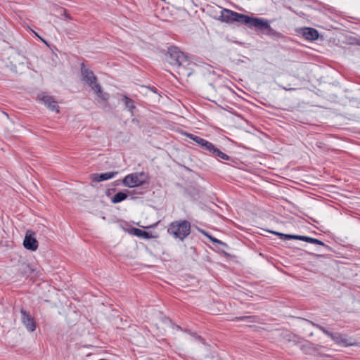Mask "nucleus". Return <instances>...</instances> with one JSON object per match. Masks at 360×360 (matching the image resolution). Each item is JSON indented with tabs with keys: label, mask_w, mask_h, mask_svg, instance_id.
I'll list each match as a JSON object with an SVG mask.
<instances>
[{
	"label": "nucleus",
	"mask_w": 360,
	"mask_h": 360,
	"mask_svg": "<svg viewBox=\"0 0 360 360\" xmlns=\"http://www.w3.org/2000/svg\"><path fill=\"white\" fill-rule=\"evenodd\" d=\"M308 322L311 325L313 326L314 327H316V328L319 329L320 330H321L324 334H326L327 336L328 337H331L332 336V334L333 333L330 332L329 330H328L326 328L323 327L322 326L319 325V324H317L311 321H308Z\"/></svg>",
	"instance_id": "23"
},
{
	"label": "nucleus",
	"mask_w": 360,
	"mask_h": 360,
	"mask_svg": "<svg viewBox=\"0 0 360 360\" xmlns=\"http://www.w3.org/2000/svg\"><path fill=\"white\" fill-rule=\"evenodd\" d=\"M81 74L82 81L85 82L91 88L98 84L97 82V77L93 71L86 68L83 63L81 64Z\"/></svg>",
	"instance_id": "5"
},
{
	"label": "nucleus",
	"mask_w": 360,
	"mask_h": 360,
	"mask_svg": "<svg viewBox=\"0 0 360 360\" xmlns=\"http://www.w3.org/2000/svg\"><path fill=\"white\" fill-rule=\"evenodd\" d=\"M208 153L210 155H213L215 158H221L224 160H229L231 158L228 155H226V153L221 151L219 149L216 148L214 145H212V147H211Z\"/></svg>",
	"instance_id": "15"
},
{
	"label": "nucleus",
	"mask_w": 360,
	"mask_h": 360,
	"mask_svg": "<svg viewBox=\"0 0 360 360\" xmlns=\"http://www.w3.org/2000/svg\"><path fill=\"white\" fill-rule=\"evenodd\" d=\"M303 36L308 40H316L319 37V32L311 27H306L303 31Z\"/></svg>",
	"instance_id": "13"
},
{
	"label": "nucleus",
	"mask_w": 360,
	"mask_h": 360,
	"mask_svg": "<svg viewBox=\"0 0 360 360\" xmlns=\"http://www.w3.org/2000/svg\"><path fill=\"white\" fill-rule=\"evenodd\" d=\"M264 25L257 27V28L261 30L264 33L273 39H278L284 37L283 34L274 30L269 25L268 20L262 18Z\"/></svg>",
	"instance_id": "7"
},
{
	"label": "nucleus",
	"mask_w": 360,
	"mask_h": 360,
	"mask_svg": "<svg viewBox=\"0 0 360 360\" xmlns=\"http://www.w3.org/2000/svg\"><path fill=\"white\" fill-rule=\"evenodd\" d=\"M132 232L135 236L142 238L149 239V238H152V235L150 233L145 231L139 229H137V228H134L132 229Z\"/></svg>",
	"instance_id": "18"
},
{
	"label": "nucleus",
	"mask_w": 360,
	"mask_h": 360,
	"mask_svg": "<svg viewBox=\"0 0 360 360\" xmlns=\"http://www.w3.org/2000/svg\"><path fill=\"white\" fill-rule=\"evenodd\" d=\"M280 87H281L283 89L285 90V91H295L297 89L296 88H292V87H290V85L288 86H282V85H279Z\"/></svg>",
	"instance_id": "25"
},
{
	"label": "nucleus",
	"mask_w": 360,
	"mask_h": 360,
	"mask_svg": "<svg viewBox=\"0 0 360 360\" xmlns=\"http://www.w3.org/2000/svg\"><path fill=\"white\" fill-rule=\"evenodd\" d=\"M300 240L305 241V242H307V243H313V244L321 245V246L324 247L327 250H331V248L328 245L325 244L321 240H320L319 239H316V238H314L309 237V236H300Z\"/></svg>",
	"instance_id": "14"
},
{
	"label": "nucleus",
	"mask_w": 360,
	"mask_h": 360,
	"mask_svg": "<svg viewBox=\"0 0 360 360\" xmlns=\"http://www.w3.org/2000/svg\"><path fill=\"white\" fill-rule=\"evenodd\" d=\"M330 338L338 345H348L347 339L339 333H333Z\"/></svg>",
	"instance_id": "19"
},
{
	"label": "nucleus",
	"mask_w": 360,
	"mask_h": 360,
	"mask_svg": "<svg viewBox=\"0 0 360 360\" xmlns=\"http://www.w3.org/2000/svg\"><path fill=\"white\" fill-rule=\"evenodd\" d=\"M231 13L236 14V12L229 9L224 8L221 11V14L217 20L227 23L233 22H234L233 18L235 16L232 15Z\"/></svg>",
	"instance_id": "12"
},
{
	"label": "nucleus",
	"mask_w": 360,
	"mask_h": 360,
	"mask_svg": "<svg viewBox=\"0 0 360 360\" xmlns=\"http://www.w3.org/2000/svg\"><path fill=\"white\" fill-rule=\"evenodd\" d=\"M255 319V316H237L233 319V321H249L250 322H253Z\"/></svg>",
	"instance_id": "24"
},
{
	"label": "nucleus",
	"mask_w": 360,
	"mask_h": 360,
	"mask_svg": "<svg viewBox=\"0 0 360 360\" xmlns=\"http://www.w3.org/2000/svg\"><path fill=\"white\" fill-rule=\"evenodd\" d=\"M94 93L97 95L98 98H100L102 101H107L109 98V94L104 92L102 89L101 86L99 84L94 85V87L91 88Z\"/></svg>",
	"instance_id": "16"
},
{
	"label": "nucleus",
	"mask_w": 360,
	"mask_h": 360,
	"mask_svg": "<svg viewBox=\"0 0 360 360\" xmlns=\"http://www.w3.org/2000/svg\"><path fill=\"white\" fill-rule=\"evenodd\" d=\"M270 233H273L274 235L278 236L282 240H299L300 239V236L299 235H292V234H285L280 232L274 231H269Z\"/></svg>",
	"instance_id": "17"
},
{
	"label": "nucleus",
	"mask_w": 360,
	"mask_h": 360,
	"mask_svg": "<svg viewBox=\"0 0 360 360\" xmlns=\"http://www.w3.org/2000/svg\"><path fill=\"white\" fill-rule=\"evenodd\" d=\"M308 322L311 325L313 326L314 327H316V328L319 329L320 330H321L324 334H326L327 336L328 337H331L332 336V334L333 333L330 332L329 330H328L326 328L323 327L322 326L319 325V324H317L311 321H308Z\"/></svg>",
	"instance_id": "22"
},
{
	"label": "nucleus",
	"mask_w": 360,
	"mask_h": 360,
	"mask_svg": "<svg viewBox=\"0 0 360 360\" xmlns=\"http://www.w3.org/2000/svg\"><path fill=\"white\" fill-rule=\"evenodd\" d=\"M215 243H218V244H219V245H222L223 247H225V248L228 247L226 243L222 242L221 240H220L219 239H217Z\"/></svg>",
	"instance_id": "26"
},
{
	"label": "nucleus",
	"mask_w": 360,
	"mask_h": 360,
	"mask_svg": "<svg viewBox=\"0 0 360 360\" xmlns=\"http://www.w3.org/2000/svg\"><path fill=\"white\" fill-rule=\"evenodd\" d=\"M186 136L188 138H189L190 139L193 140V141H195L199 146H200L202 147V148H203L207 153L210 150L211 147H212L213 144L212 143L209 142L208 141H207L200 136H195L194 134H189V133L186 134Z\"/></svg>",
	"instance_id": "9"
},
{
	"label": "nucleus",
	"mask_w": 360,
	"mask_h": 360,
	"mask_svg": "<svg viewBox=\"0 0 360 360\" xmlns=\"http://www.w3.org/2000/svg\"><path fill=\"white\" fill-rule=\"evenodd\" d=\"M62 11H63V14H62L63 15H64L67 18H69V19L71 18L70 15L67 13V11L65 9L62 8Z\"/></svg>",
	"instance_id": "27"
},
{
	"label": "nucleus",
	"mask_w": 360,
	"mask_h": 360,
	"mask_svg": "<svg viewBox=\"0 0 360 360\" xmlns=\"http://www.w3.org/2000/svg\"><path fill=\"white\" fill-rule=\"evenodd\" d=\"M145 174L143 172L132 173L127 175L122 180L123 184L129 188H134L142 186L145 182L146 179Z\"/></svg>",
	"instance_id": "4"
},
{
	"label": "nucleus",
	"mask_w": 360,
	"mask_h": 360,
	"mask_svg": "<svg viewBox=\"0 0 360 360\" xmlns=\"http://www.w3.org/2000/svg\"><path fill=\"white\" fill-rule=\"evenodd\" d=\"M40 99L51 110L59 112L58 103L53 98V97L49 96H43Z\"/></svg>",
	"instance_id": "11"
},
{
	"label": "nucleus",
	"mask_w": 360,
	"mask_h": 360,
	"mask_svg": "<svg viewBox=\"0 0 360 360\" xmlns=\"http://www.w3.org/2000/svg\"><path fill=\"white\" fill-rule=\"evenodd\" d=\"M191 75V72H188L187 76H190Z\"/></svg>",
	"instance_id": "29"
},
{
	"label": "nucleus",
	"mask_w": 360,
	"mask_h": 360,
	"mask_svg": "<svg viewBox=\"0 0 360 360\" xmlns=\"http://www.w3.org/2000/svg\"><path fill=\"white\" fill-rule=\"evenodd\" d=\"M167 233L183 241L191 233V223L186 219L174 221L169 224Z\"/></svg>",
	"instance_id": "1"
},
{
	"label": "nucleus",
	"mask_w": 360,
	"mask_h": 360,
	"mask_svg": "<svg viewBox=\"0 0 360 360\" xmlns=\"http://www.w3.org/2000/svg\"><path fill=\"white\" fill-rule=\"evenodd\" d=\"M231 15L235 16L233 18L234 22L246 25L250 27L257 28V27L264 25L262 21V18L250 17L249 15L237 12L236 14L231 13Z\"/></svg>",
	"instance_id": "3"
},
{
	"label": "nucleus",
	"mask_w": 360,
	"mask_h": 360,
	"mask_svg": "<svg viewBox=\"0 0 360 360\" xmlns=\"http://www.w3.org/2000/svg\"><path fill=\"white\" fill-rule=\"evenodd\" d=\"M34 233L32 231H27L23 240V245L25 249L35 251L38 248V241L34 237Z\"/></svg>",
	"instance_id": "8"
},
{
	"label": "nucleus",
	"mask_w": 360,
	"mask_h": 360,
	"mask_svg": "<svg viewBox=\"0 0 360 360\" xmlns=\"http://www.w3.org/2000/svg\"><path fill=\"white\" fill-rule=\"evenodd\" d=\"M127 196V193L124 192H118L111 198V202L114 204L119 203L126 200Z\"/></svg>",
	"instance_id": "20"
},
{
	"label": "nucleus",
	"mask_w": 360,
	"mask_h": 360,
	"mask_svg": "<svg viewBox=\"0 0 360 360\" xmlns=\"http://www.w3.org/2000/svg\"><path fill=\"white\" fill-rule=\"evenodd\" d=\"M99 360H106V359H99Z\"/></svg>",
	"instance_id": "31"
},
{
	"label": "nucleus",
	"mask_w": 360,
	"mask_h": 360,
	"mask_svg": "<svg viewBox=\"0 0 360 360\" xmlns=\"http://www.w3.org/2000/svg\"><path fill=\"white\" fill-rule=\"evenodd\" d=\"M166 60L170 65L178 68H185L186 65L190 64L188 56L174 46L168 48Z\"/></svg>",
	"instance_id": "2"
},
{
	"label": "nucleus",
	"mask_w": 360,
	"mask_h": 360,
	"mask_svg": "<svg viewBox=\"0 0 360 360\" xmlns=\"http://www.w3.org/2000/svg\"><path fill=\"white\" fill-rule=\"evenodd\" d=\"M208 237L210 238V240H212L213 243H215V242L217 240V238H215L214 237H212V236H208Z\"/></svg>",
	"instance_id": "28"
},
{
	"label": "nucleus",
	"mask_w": 360,
	"mask_h": 360,
	"mask_svg": "<svg viewBox=\"0 0 360 360\" xmlns=\"http://www.w3.org/2000/svg\"><path fill=\"white\" fill-rule=\"evenodd\" d=\"M117 174V172H110L102 174H93L91 176V179L95 182H101L113 178Z\"/></svg>",
	"instance_id": "10"
},
{
	"label": "nucleus",
	"mask_w": 360,
	"mask_h": 360,
	"mask_svg": "<svg viewBox=\"0 0 360 360\" xmlns=\"http://www.w3.org/2000/svg\"><path fill=\"white\" fill-rule=\"evenodd\" d=\"M317 257H323V255H318Z\"/></svg>",
	"instance_id": "30"
},
{
	"label": "nucleus",
	"mask_w": 360,
	"mask_h": 360,
	"mask_svg": "<svg viewBox=\"0 0 360 360\" xmlns=\"http://www.w3.org/2000/svg\"><path fill=\"white\" fill-rule=\"evenodd\" d=\"M21 321L30 332H33L36 329V321L29 311L22 309L20 310Z\"/></svg>",
	"instance_id": "6"
},
{
	"label": "nucleus",
	"mask_w": 360,
	"mask_h": 360,
	"mask_svg": "<svg viewBox=\"0 0 360 360\" xmlns=\"http://www.w3.org/2000/svg\"><path fill=\"white\" fill-rule=\"evenodd\" d=\"M122 100L124 103L125 107L129 110V111L131 112V115H133V110L136 108L134 101L127 96H124Z\"/></svg>",
	"instance_id": "21"
}]
</instances>
